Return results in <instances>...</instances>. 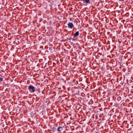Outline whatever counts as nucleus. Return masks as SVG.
I'll return each mask as SVG.
<instances>
[{
  "label": "nucleus",
  "instance_id": "obj_1",
  "mask_svg": "<svg viewBox=\"0 0 133 133\" xmlns=\"http://www.w3.org/2000/svg\"><path fill=\"white\" fill-rule=\"evenodd\" d=\"M28 89L31 92H34L35 91V87L32 85H30L29 86Z\"/></svg>",
  "mask_w": 133,
  "mask_h": 133
},
{
  "label": "nucleus",
  "instance_id": "obj_2",
  "mask_svg": "<svg viewBox=\"0 0 133 133\" xmlns=\"http://www.w3.org/2000/svg\"><path fill=\"white\" fill-rule=\"evenodd\" d=\"M68 27L70 29H72L74 26L73 23L71 22H70L68 24Z\"/></svg>",
  "mask_w": 133,
  "mask_h": 133
},
{
  "label": "nucleus",
  "instance_id": "obj_3",
  "mask_svg": "<svg viewBox=\"0 0 133 133\" xmlns=\"http://www.w3.org/2000/svg\"><path fill=\"white\" fill-rule=\"evenodd\" d=\"M79 34V31H77L75 32L74 34V38L75 37H78Z\"/></svg>",
  "mask_w": 133,
  "mask_h": 133
},
{
  "label": "nucleus",
  "instance_id": "obj_4",
  "mask_svg": "<svg viewBox=\"0 0 133 133\" xmlns=\"http://www.w3.org/2000/svg\"><path fill=\"white\" fill-rule=\"evenodd\" d=\"M63 129V128L61 126L59 127L57 129V130L58 132H59L62 130Z\"/></svg>",
  "mask_w": 133,
  "mask_h": 133
},
{
  "label": "nucleus",
  "instance_id": "obj_5",
  "mask_svg": "<svg viewBox=\"0 0 133 133\" xmlns=\"http://www.w3.org/2000/svg\"><path fill=\"white\" fill-rule=\"evenodd\" d=\"M81 1H85V2L87 3L89 2V0H81Z\"/></svg>",
  "mask_w": 133,
  "mask_h": 133
},
{
  "label": "nucleus",
  "instance_id": "obj_6",
  "mask_svg": "<svg viewBox=\"0 0 133 133\" xmlns=\"http://www.w3.org/2000/svg\"><path fill=\"white\" fill-rule=\"evenodd\" d=\"M3 78L0 77V81H3Z\"/></svg>",
  "mask_w": 133,
  "mask_h": 133
},
{
  "label": "nucleus",
  "instance_id": "obj_7",
  "mask_svg": "<svg viewBox=\"0 0 133 133\" xmlns=\"http://www.w3.org/2000/svg\"><path fill=\"white\" fill-rule=\"evenodd\" d=\"M72 39V38L71 37H70L69 38V41H71Z\"/></svg>",
  "mask_w": 133,
  "mask_h": 133
}]
</instances>
